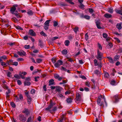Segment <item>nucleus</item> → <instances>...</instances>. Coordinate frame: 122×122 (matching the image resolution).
Masks as SVG:
<instances>
[{"label":"nucleus","instance_id":"obj_1","mask_svg":"<svg viewBox=\"0 0 122 122\" xmlns=\"http://www.w3.org/2000/svg\"><path fill=\"white\" fill-rule=\"evenodd\" d=\"M55 104V103H53L52 101L51 100L50 102V105L48 107L46 108V110H48L50 111L51 113L53 112L56 111L57 109V108L56 107H53Z\"/></svg>","mask_w":122,"mask_h":122},{"label":"nucleus","instance_id":"obj_2","mask_svg":"<svg viewBox=\"0 0 122 122\" xmlns=\"http://www.w3.org/2000/svg\"><path fill=\"white\" fill-rule=\"evenodd\" d=\"M103 53L100 51L99 50H97V58L99 60H101L102 57Z\"/></svg>","mask_w":122,"mask_h":122},{"label":"nucleus","instance_id":"obj_3","mask_svg":"<svg viewBox=\"0 0 122 122\" xmlns=\"http://www.w3.org/2000/svg\"><path fill=\"white\" fill-rule=\"evenodd\" d=\"M50 20H46L44 24V28L46 30H47L48 29V27L49 25V23Z\"/></svg>","mask_w":122,"mask_h":122},{"label":"nucleus","instance_id":"obj_4","mask_svg":"<svg viewBox=\"0 0 122 122\" xmlns=\"http://www.w3.org/2000/svg\"><path fill=\"white\" fill-rule=\"evenodd\" d=\"M63 63V62L61 60H58L55 64L54 66L58 68L62 65Z\"/></svg>","mask_w":122,"mask_h":122},{"label":"nucleus","instance_id":"obj_5","mask_svg":"<svg viewBox=\"0 0 122 122\" xmlns=\"http://www.w3.org/2000/svg\"><path fill=\"white\" fill-rule=\"evenodd\" d=\"M17 53L18 55L21 56H25L26 55L25 52L23 50H21L18 51Z\"/></svg>","mask_w":122,"mask_h":122},{"label":"nucleus","instance_id":"obj_6","mask_svg":"<svg viewBox=\"0 0 122 122\" xmlns=\"http://www.w3.org/2000/svg\"><path fill=\"white\" fill-rule=\"evenodd\" d=\"M19 118L21 121L25 122L26 121V118L24 117V116L22 115H20L19 116Z\"/></svg>","mask_w":122,"mask_h":122},{"label":"nucleus","instance_id":"obj_7","mask_svg":"<svg viewBox=\"0 0 122 122\" xmlns=\"http://www.w3.org/2000/svg\"><path fill=\"white\" fill-rule=\"evenodd\" d=\"M76 99L78 101H80L81 100V96L79 93H76Z\"/></svg>","mask_w":122,"mask_h":122},{"label":"nucleus","instance_id":"obj_8","mask_svg":"<svg viewBox=\"0 0 122 122\" xmlns=\"http://www.w3.org/2000/svg\"><path fill=\"white\" fill-rule=\"evenodd\" d=\"M29 33L30 35L33 36H35L36 35V33L32 30H29Z\"/></svg>","mask_w":122,"mask_h":122},{"label":"nucleus","instance_id":"obj_9","mask_svg":"<svg viewBox=\"0 0 122 122\" xmlns=\"http://www.w3.org/2000/svg\"><path fill=\"white\" fill-rule=\"evenodd\" d=\"M54 77L55 78L57 79L59 81H61L62 79V78L59 76L58 74H55L54 75Z\"/></svg>","mask_w":122,"mask_h":122},{"label":"nucleus","instance_id":"obj_10","mask_svg":"<svg viewBox=\"0 0 122 122\" xmlns=\"http://www.w3.org/2000/svg\"><path fill=\"white\" fill-rule=\"evenodd\" d=\"M49 86L54 85V80L53 79H51L49 81Z\"/></svg>","mask_w":122,"mask_h":122},{"label":"nucleus","instance_id":"obj_11","mask_svg":"<svg viewBox=\"0 0 122 122\" xmlns=\"http://www.w3.org/2000/svg\"><path fill=\"white\" fill-rule=\"evenodd\" d=\"M104 16L105 17L107 18H111L112 17V15H111L108 13L105 14Z\"/></svg>","mask_w":122,"mask_h":122},{"label":"nucleus","instance_id":"obj_12","mask_svg":"<svg viewBox=\"0 0 122 122\" xmlns=\"http://www.w3.org/2000/svg\"><path fill=\"white\" fill-rule=\"evenodd\" d=\"M27 102L28 104H30L31 101V98L30 96H29L27 97Z\"/></svg>","mask_w":122,"mask_h":122},{"label":"nucleus","instance_id":"obj_13","mask_svg":"<svg viewBox=\"0 0 122 122\" xmlns=\"http://www.w3.org/2000/svg\"><path fill=\"white\" fill-rule=\"evenodd\" d=\"M62 89V88L60 86H58L56 87V91L58 92H60Z\"/></svg>","mask_w":122,"mask_h":122},{"label":"nucleus","instance_id":"obj_14","mask_svg":"<svg viewBox=\"0 0 122 122\" xmlns=\"http://www.w3.org/2000/svg\"><path fill=\"white\" fill-rule=\"evenodd\" d=\"M114 98L115 99V102H118L119 99V97L118 95H117L114 97Z\"/></svg>","mask_w":122,"mask_h":122},{"label":"nucleus","instance_id":"obj_15","mask_svg":"<svg viewBox=\"0 0 122 122\" xmlns=\"http://www.w3.org/2000/svg\"><path fill=\"white\" fill-rule=\"evenodd\" d=\"M16 9L15 7H12L10 8V11L12 14H14Z\"/></svg>","mask_w":122,"mask_h":122},{"label":"nucleus","instance_id":"obj_16","mask_svg":"<svg viewBox=\"0 0 122 122\" xmlns=\"http://www.w3.org/2000/svg\"><path fill=\"white\" fill-rule=\"evenodd\" d=\"M107 58L109 59V61L110 63H114V60L112 57H108Z\"/></svg>","mask_w":122,"mask_h":122},{"label":"nucleus","instance_id":"obj_17","mask_svg":"<svg viewBox=\"0 0 122 122\" xmlns=\"http://www.w3.org/2000/svg\"><path fill=\"white\" fill-rule=\"evenodd\" d=\"M96 24L97 28L99 29H101L102 28V27L100 26V23L98 22H96Z\"/></svg>","mask_w":122,"mask_h":122},{"label":"nucleus","instance_id":"obj_18","mask_svg":"<svg viewBox=\"0 0 122 122\" xmlns=\"http://www.w3.org/2000/svg\"><path fill=\"white\" fill-rule=\"evenodd\" d=\"M23 112L27 115L29 114L28 110V109H25L23 111Z\"/></svg>","mask_w":122,"mask_h":122},{"label":"nucleus","instance_id":"obj_19","mask_svg":"<svg viewBox=\"0 0 122 122\" xmlns=\"http://www.w3.org/2000/svg\"><path fill=\"white\" fill-rule=\"evenodd\" d=\"M117 28L119 30H120L122 28L121 25L120 23L117 24L116 25Z\"/></svg>","mask_w":122,"mask_h":122},{"label":"nucleus","instance_id":"obj_20","mask_svg":"<svg viewBox=\"0 0 122 122\" xmlns=\"http://www.w3.org/2000/svg\"><path fill=\"white\" fill-rule=\"evenodd\" d=\"M110 83L111 85L113 86L116 85V81L113 80H112L111 81Z\"/></svg>","mask_w":122,"mask_h":122},{"label":"nucleus","instance_id":"obj_21","mask_svg":"<svg viewBox=\"0 0 122 122\" xmlns=\"http://www.w3.org/2000/svg\"><path fill=\"white\" fill-rule=\"evenodd\" d=\"M66 101L68 103H70L72 102V99L71 98H69L67 99Z\"/></svg>","mask_w":122,"mask_h":122},{"label":"nucleus","instance_id":"obj_22","mask_svg":"<svg viewBox=\"0 0 122 122\" xmlns=\"http://www.w3.org/2000/svg\"><path fill=\"white\" fill-rule=\"evenodd\" d=\"M115 11L117 13L120 14L122 15V10H121L116 9Z\"/></svg>","mask_w":122,"mask_h":122},{"label":"nucleus","instance_id":"obj_23","mask_svg":"<svg viewBox=\"0 0 122 122\" xmlns=\"http://www.w3.org/2000/svg\"><path fill=\"white\" fill-rule=\"evenodd\" d=\"M81 17L82 18H85L88 20L90 19V16L86 15H82L81 16Z\"/></svg>","mask_w":122,"mask_h":122},{"label":"nucleus","instance_id":"obj_24","mask_svg":"<svg viewBox=\"0 0 122 122\" xmlns=\"http://www.w3.org/2000/svg\"><path fill=\"white\" fill-rule=\"evenodd\" d=\"M61 52L63 55H66L67 53V51L66 50H64L62 51Z\"/></svg>","mask_w":122,"mask_h":122},{"label":"nucleus","instance_id":"obj_25","mask_svg":"<svg viewBox=\"0 0 122 122\" xmlns=\"http://www.w3.org/2000/svg\"><path fill=\"white\" fill-rule=\"evenodd\" d=\"M108 12L109 13H112L113 12V10L112 8L111 7L108 8Z\"/></svg>","mask_w":122,"mask_h":122},{"label":"nucleus","instance_id":"obj_26","mask_svg":"<svg viewBox=\"0 0 122 122\" xmlns=\"http://www.w3.org/2000/svg\"><path fill=\"white\" fill-rule=\"evenodd\" d=\"M85 84L87 87H90L91 85L90 82L89 81L86 82H85Z\"/></svg>","mask_w":122,"mask_h":122},{"label":"nucleus","instance_id":"obj_27","mask_svg":"<svg viewBox=\"0 0 122 122\" xmlns=\"http://www.w3.org/2000/svg\"><path fill=\"white\" fill-rule=\"evenodd\" d=\"M24 84L25 86H29L30 84V83L29 81H25L24 82Z\"/></svg>","mask_w":122,"mask_h":122},{"label":"nucleus","instance_id":"obj_28","mask_svg":"<svg viewBox=\"0 0 122 122\" xmlns=\"http://www.w3.org/2000/svg\"><path fill=\"white\" fill-rule=\"evenodd\" d=\"M65 0L72 5L74 4V3L72 2V0Z\"/></svg>","mask_w":122,"mask_h":122},{"label":"nucleus","instance_id":"obj_29","mask_svg":"<svg viewBox=\"0 0 122 122\" xmlns=\"http://www.w3.org/2000/svg\"><path fill=\"white\" fill-rule=\"evenodd\" d=\"M98 46V48L100 50H101L102 49V47L101 45L99 43H97Z\"/></svg>","mask_w":122,"mask_h":122},{"label":"nucleus","instance_id":"obj_30","mask_svg":"<svg viewBox=\"0 0 122 122\" xmlns=\"http://www.w3.org/2000/svg\"><path fill=\"white\" fill-rule=\"evenodd\" d=\"M105 76L106 78H108L109 77V75L108 73L107 72H105L104 73Z\"/></svg>","mask_w":122,"mask_h":122},{"label":"nucleus","instance_id":"obj_31","mask_svg":"<svg viewBox=\"0 0 122 122\" xmlns=\"http://www.w3.org/2000/svg\"><path fill=\"white\" fill-rule=\"evenodd\" d=\"M14 77L18 79H19L20 78V75H19L18 74H15L14 75Z\"/></svg>","mask_w":122,"mask_h":122},{"label":"nucleus","instance_id":"obj_32","mask_svg":"<svg viewBox=\"0 0 122 122\" xmlns=\"http://www.w3.org/2000/svg\"><path fill=\"white\" fill-rule=\"evenodd\" d=\"M42 60L40 59H36V62L38 63H41L42 61Z\"/></svg>","mask_w":122,"mask_h":122},{"label":"nucleus","instance_id":"obj_33","mask_svg":"<svg viewBox=\"0 0 122 122\" xmlns=\"http://www.w3.org/2000/svg\"><path fill=\"white\" fill-rule=\"evenodd\" d=\"M85 38L86 41H87L88 39V34L87 33H86L85 35Z\"/></svg>","mask_w":122,"mask_h":122},{"label":"nucleus","instance_id":"obj_34","mask_svg":"<svg viewBox=\"0 0 122 122\" xmlns=\"http://www.w3.org/2000/svg\"><path fill=\"white\" fill-rule=\"evenodd\" d=\"M27 13L29 15H31L32 14L33 12L31 10H30L28 11Z\"/></svg>","mask_w":122,"mask_h":122},{"label":"nucleus","instance_id":"obj_35","mask_svg":"<svg viewBox=\"0 0 122 122\" xmlns=\"http://www.w3.org/2000/svg\"><path fill=\"white\" fill-rule=\"evenodd\" d=\"M35 90L34 89H32L30 91V93L32 94H34L35 93Z\"/></svg>","mask_w":122,"mask_h":122},{"label":"nucleus","instance_id":"obj_36","mask_svg":"<svg viewBox=\"0 0 122 122\" xmlns=\"http://www.w3.org/2000/svg\"><path fill=\"white\" fill-rule=\"evenodd\" d=\"M94 65L95 66H97L98 65V63H97V60L96 59H95L94 60Z\"/></svg>","mask_w":122,"mask_h":122},{"label":"nucleus","instance_id":"obj_37","mask_svg":"<svg viewBox=\"0 0 122 122\" xmlns=\"http://www.w3.org/2000/svg\"><path fill=\"white\" fill-rule=\"evenodd\" d=\"M59 96L62 99H64L65 98V97L61 94H59Z\"/></svg>","mask_w":122,"mask_h":122},{"label":"nucleus","instance_id":"obj_38","mask_svg":"<svg viewBox=\"0 0 122 122\" xmlns=\"http://www.w3.org/2000/svg\"><path fill=\"white\" fill-rule=\"evenodd\" d=\"M14 14L17 18H21V16L19 15V14L15 13Z\"/></svg>","mask_w":122,"mask_h":122},{"label":"nucleus","instance_id":"obj_39","mask_svg":"<svg viewBox=\"0 0 122 122\" xmlns=\"http://www.w3.org/2000/svg\"><path fill=\"white\" fill-rule=\"evenodd\" d=\"M6 58V57L4 55L2 56H0V58L2 60L5 59Z\"/></svg>","mask_w":122,"mask_h":122},{"label":"nucleus","instance_id":"obj_40","mask_svg":"<svg viewBox=\"0 0 122 122\" xmlns=\"http://www.w3.org/2000/svg\"><path fill=\"white\" fill-rule=\"evenodd\" d=\"M40 34L42 36H46V34L43 31L41 32L40 33Z\"/></svg>","mask_w":122,"mask_h":122},{"label":"nucleus","instance_id":"obj_41","mask_svg":"<svg viewBox=\"0 0 122 122\" xmlns=\"http://www.w3.org/2000/svg\"><path fill=\"white\" fill-rule=\"evenodd\" d=\"M53 23H54V26H56L58 25V23L55 21H53Z\"/></svg>","mask_w":122,"mask_h":122},{"label":"nucleus","instance_id":"obj_42","mask_svg":"<svg viewBox=\"0 0 122 122\" xmlns=\"http://www.w3.org/2000/svg\"><path fill=\"white\" fill-rule=\"evenodd\" d=\"M40 77L39 76H37L35 77V81H38V79H39Z\"/></svg>","mask_w":122,"mask_h":122},{"label":"nucleus","instance_id":"obj_43","mask_svg":"<svg viewBox=\"0 0 122 122\" xmlns=\"http://www.w3.org/2000/svg\"><path fill=\"white\" fill-rule=\"evenodd\" d=\"M103 36L104 38H106L107 37V35L106 33H103Z\"/></svg>","mask_w":122,"mask_h":122},{"label":"nucleus","instance_id":"obj_44","mask_svg":"<svg viewBox=\"0 0 122 122\" xmlns=\"http://www.w3.org/2000/svg\"><path fill=\"white\" fill-rule=\"evenodd\" d=\"M69 43V41L68 40H67L65 42V45L66 46L68 45V44Z\"/></svg>","mask_w":122,"mask_h":122},{"label":"nucleus","instance_id":"obj_45","mask_svg":"<svg viewBox=\"0 0 122 122\" xmlns=\"http://www.w3.org/2000/svg\"><path fill=\"white\" fill-rule=\"evenodd\" d=\"M10 104L11 106L14 108L15 107V104H14V103L13 102H11L10 103Z\"/></svg>","mask_w":122,"mask_h":122},{"label":"nucleus","instance_id":"obj_46","mask_svg":"<svg viewBox=\"0 0 122 122\" xmlns=\"http://www.w3.org/2000/svg\"><path fill=\"white\" fill-rule=\"evenodd\" d=\"M114 39L115 40H116V41H117V42L118 43H120V40L119 39L117 38H115Z\"/></svg>","mask_w":122,"mask_h":122},{"label":"nucleus","instance_id":"obj_47","mask_svg":"<svg viewBox=\"0 0 122 122\" xmlns=\"http://www.w3.org/2000/svg\"><path fill=\"white\" fill-rule=\"evenodd\" d=\"M78 28L77 27H75L74 29V31L76 32H76L78 31Z\"/></svg>","mask_w":122,"mask_h":122},{"label":"nucleus","instance_id":"obj_48","mask_svg":"<svg viewBox=\"0 0 122 122\" xmlns=\"http://www.w3.org/2000/svg\"><path fill=\"white\" fill-rule=\"evenodd\" d=\"M61 69L62 71H66V69L63 66H62L61 67Z\"/></svg>","mask_w":122,"mask_h":122},{"label":"nucleus","instance_id":"obj_49","mask_svg":"<svg viewBox=\"0 0 122 122\" xmlns=\"http://www.w3.org/2000/svg\"><path fill=\"white\" fill-rule=\"evenodd\" d=\"M31 120V117H29L27 121V122H30Z\"/></svg>","mask_w":122,"mask_h":122},{"label":"nucleus","instance_id":"obj_50","mask_svg":"<svg viewBox=\"0 0 122 122\" xmlns=\"http://www.w3.org/2000/svg\"><path fill=\"white\" fill-rule=\"evenodd\" d=\"M65 119V118L64 117H63V118L61 119H60L58 122H63V120Z\"/></svg>","mask_w":122,"mask_h":122},{"label":"nucleus","instance_id":"obj_51","mask_svg":"<svg viewBox=\"0 0 122 122\" xmlns=\"http://www.w3.org/2000/svg\"><path fill=\"white\" fill-rule=\"evenodd\" d=\"M108 45L109 46L110 48H111L112 47L113 45L111 43H108Z\"/></svg>","mask_w":122,"mask_h":122},{"label":"nucleus","instance_id":"obj_52","mask_svg":"<svg viewBox=\"0 0 122 122\" xmlns=\"http://www.w3.org/2000/svg\"><path fill=\"white\" fill-rule=\"evenodd\" d=\"M30 47L29 45H25L24 46V48L26 49H28Z\"/></svg>","mask_w":122,"mask_h":122},{"label":"nucleus","instance_id":"obj_53","mask_svg":"<svg viewBox=\"0 0 122 122\" xmlns=\"http://www.w3.org/2000/svg\"><path fill=\"white\" fill-rule=\"evenodd\" d=\"M79 63L81 64H83L84 63L83 61L82 60H79Z\"/></svg>","mask_w":122,"mask_h":122},{"label":"nucleus","instance_id":"obj_54","mask_svg":"<svg viewBox=\"0 0 122 122\" xmlns=\"http://www.w3.org/2000/svg\"><path fill=\"white\" fill-rule=\"evenodd\" d=\"M101 101V100L99 98H98V99L97 100V103L98 105L100 104Z\"/></svg>","mask_w":122,"mask_h":122},{"label":"nucleus","instance_id":"obj_55","mask_svg":"<svg viewBox=\"0 0 122 122\" xmlns=\"http://www.w3.org/2000/svg\"><path fill=\"white\" fill-rule=\"evenodd\" d=\"M24 60V59L22 58H19L17 59V61H22Z\"/></svg>","mask_w":122,"mask_h":122},{"label":"nucleus","instance_id":"obj_56","mask_svg":"<svg viewBox=\"0 0 122 122\" xmlns=\"http://www.w3.org/2000/svg\"><path fill=\"white\" fill-rule=\"evenodd\" d=\"M16 28L17 29L20 30H23V29L22 28L20 27L19 26H16Z\"/></svg>","mask_w":122,"mask_h":122},{"label":"nucleus","instance_id":"obj_57","mask_svg":"<svg viewBox=\"0 0 122 122\" xmlns=\"http://www.w3.org/2000/svg\"><path fill=\"white\" fill-rule=\"evenodd\" d=\"M17 83L19 85H20L22 84L21 81L19 80H18L17 81Z\"/></svg>","mask_w":122,"mask_h":122},{"label":"nucleus","instance_id":"obj_58","mask_svg":"<svg viewBox=\"0 0 122 122\" xmlns=\"http://www.w3.org/2000/svg\"><path fill=\"white\" fill-rule=\"evenodd\" d=\"M80 5L79 6V7L81 8H83L84 7V5L82 4V3H80Z\"/></svg>","mask_w":122,"mask_h":122},{"label":"nucleus","instance_id":"obj_59","mask_svg":"<svg viewBox=\"0 0 122 122\" xmlns=\"http://www.w3.org/2000/svg\"><path fill=\"white\" fill-rule=\"evenodd\" d=\"M70 93V91H66L65 93V95H67L68 94H69Z\"/></svg>","mask_w":122,"mask_h":122},{"label":"nucleus","instance_id":"obj_60","mask_svg":"<svg viewBox=\"0 0 122 122\" xmlns=\"http://www.w3.org/2000/svg\"><path fill=\"white\" fill-rule=\"evenodd\" d=\"M12 65L15 66H17L18 65V62H15L13 63Z\"/></svg>","mask_w":122,"mask_h":122},{"label":"nucleus","instance_id":"obj_61","mask_svg":"<svg viewBox=\"0 0 122 122\" xmlns=\"http://www.w3.org/2000/svg\"><path fill=\"white\" fill-rule=\"evenodd\" d=\"M19 98L21 100L23 98V97L21 94H20L19 95Z\"/></svg>","mask_w":122,"mask_h":122},{"label":"nucleus","instance_id":"obj_62","mask_svg":"<svg viewBox=\"0 0 122 122\" xmlns=\"http://www.w3.org/2000/svg\"><path fill=\"white\" fill-rule=\"evenodd\" d=\"M120 63L119 61H117V62L116 64V66H118L119 65H120Z\"/></svg>","mask_w":122,"mask_h":122},{"label":"nucleus","instance_id":"obj_63","mask_svg":"<svg viewBox=\"0 0 122 122\" xmlns=\"http://www.w3.org/2000/svg\"><path fill=\"white\" fill-rule=\"evenodd\" d=\"M15 99L16 100V101L17 102L19 101V98L17 96L15 97Z\"/></svg>","mask_w":122,"mask_h":122},{"label":"nucleus","instance_id":"obj_64","mask_svg":"<svg viewBox=\"0 0 122 122\" xmlns=\"http://www.w3.org/2000/svg\"><path fill=\"white\" fill-rule=\"evenodd\" d=\"M89 11L90 12V13H92L93 11V9L91 8H90L89 10Z\"/></svg>","mask_w":122,"mask_h":122}]
</instances>
